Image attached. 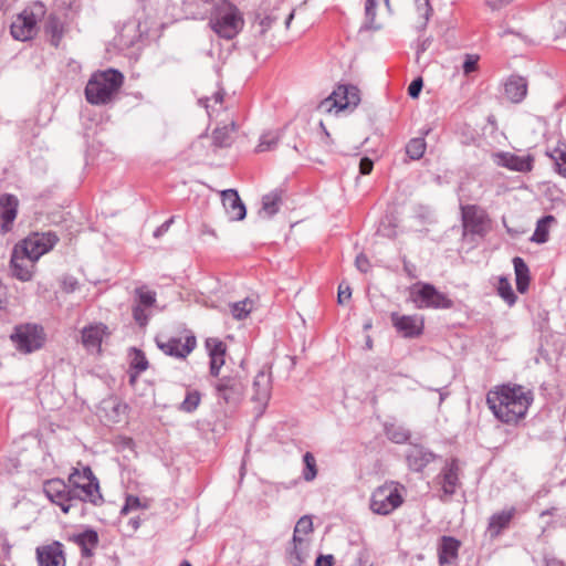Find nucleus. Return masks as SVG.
I'll return each mask as SVG.
<instances>
[{"label": "nucleus", "instance_id": "nucleus-25", "mask_svg": "<svg viewBox=\"0 0 566 566\" xmlns=\"http://www.w3.org/2000/svg\"><path fill=\"white\" fill-rule=\"evenodd\" d=\"M504 92L511 103L518 104L523 102L527 94V81L520 75H511L505 84Z\"/></svg>", "mask_w": 566, "mask_h": 566}, {"label": "nucleus", "instance_id": "nucleus-22", "mask_svg": "<svg viewBox=\"0 0 566 566\" xmlns=\"http://www.w3.org/2000/svg\"><path fill=\"white\" fill-rule=\"evenodd\" d=\"M515 515V509L503 510L492 514L489 518L486 535L490 538H496L504 530H506Z\"/></svg>", "mask_w": 566, "mask_h": 566}, {"label": "nucleus", "instance_id": "nucleus-45", "mask_svg": "<svg viewBox=\"0 0 566 566\" xmlns=\"http://www.w3.org/2000/svg\"><path fill=\"white\" fill-rule=\"evenodd\" d=\"M130 367L135 369L138 374L145 371L148 368V360L140 349H132Z\"/></svg>", "mask_w": 566, "mask_h": 566}, {"label": "nucleus", "instance_id": "nucleus-9", "mask_svg": "<svg viewBox=\"0 0 566 566\" xmlns=\"http://www.w3.org/2000/svg\"><path fill=\"white\" fill-rule=\"evenodd\" d=\"M43 492L54 504L59 505L63 513L67 514L77 503L73 499L70 486L61 479H51L43 483Z\"/></svg>", "mask_w": 566, "mask_h": 566}, {"label": "nucleus", "instance_id": "nucleus-7", "mask_svg": "<svg viewBox=\"0 0 566 566\" xmlns=\"http://www.w3.org/2000/svg\"><path fill=\"white\" fill-rule=\"evenodd\" d=\"M403 503L400 485L386 482L378 486L370 496V510L378 515H388Z\"/></svg>", "mask_w": 566, "mask_h": 566}, {"label": "nucleus", "instance_id": "nucleus-28", "mask_svg": "<svg viewBox=\"0 0 566 566\" xmlns=\"http://www.w3.org/2000/svg\"><path fill=\"white\" fill-rule=\"evenodd\" d=\"M281 205L282 191L275 189L262 197V207L259 210V216L269 219L280 210Z\"/></svg>", "mask_w": 566, "mask_h": 566}, {"label": "nucleus", "instance_id": "nucleus-44", "mask_svg": "<svg viewBox=\"0 0 566 566\" xmlns=\"http://www.w3.org/2000/svg\"><path fill=\"white\" fill-rule=\"evenodd\" d=\"M80 117L83 126L87 129L92 128L94 125H97L102 119V115L97 108H83Z\"/></svg>", "mask_w": 566, "mask_h": 566}, {"label": "nucleus", "instance_id": "nucleus-52", "mask_svg": "<svg viewBox=\"0 0 566 566\" xmlns=\"http://www.w3.org/2000/svg\"><path fill=\"white\" fill-rule=\"evenodd\" d=\"M49 31L52 33L53 38L56 39L55 45H57L59 41L62 38L63 29L60 24V21L56 18H51L49 24Z\"/></svg>", "mask_w": 566, "mask_h": 566}, {"label": "nucleus", "instance_id": "nucleus-64", "mask_svg": "<svg viewBox=\"0 0 566 566\" xmlns=\"http://www.w3.org/2000/svg\"><path fill=\"white\" fill-rule=\"evenodd\" d=\"M227 108H211L210 112H208V116L210 119L220 117L223 113H226Z\"/></svg>", "mask_w": 566, "mask_h": 566}, {"label": "nucleus", "instance_id": "nucleus-23", "mask_svg": "<svg viewBox=\"0 0 566 566\" xmlns=\"http://www.w3.org/2000/svg\"><path fill=\"white\" fill-rule=\"evenodd\" d=\"M461 542L452 536H442L438 544L440 565L453 564L458 558Z\"/></svg>", "mask_w": 566, "mask_h": 566}, {"label": "nucleus", "instance_id": "nucleus-39", "mask_svg": "<svg viewBox=\"0 0 566 566\" xmlns=\"http://www.w3.org/2000/svg\"><path fill=\"white\" fill-rule=\"evenodd\" d=\"M416 13L418 15V27L424 29L432 14L430 0H416Z\"/></svg>", "mask_w": 566, "mask_h": 566}, {"label": "nucleus", "instance_id": "nucleus-59", "mask_svg": "<svg viewBox=\"0 0 566 566\" xmlns=\"http://www.w3.org/2000/svg\"><path fill=\"white\" fill-rule=\"evenodd\" d=\"M112 410L114 412V416H112L109 420L113 422H118L119 416L124 413V411L126 410V406L120 402H114L112 405Z\"/></svg>", "mask_w": 566, "mask_h": 566}, {"label": "nucleus", "instance_id": "nucleus-34", "mask_svg": "<svg viewBox=\"0 0 566 566\" xmlns=\"http://www.w3.org/2000/svg\"><path fill=\"white\" fill-rule=\"evenodd\" d=\"M385 433L395 443H405L410 438V432L407 428L394 423L385 426Z\"/></svg>", "mask_w": 566, "mask_h": 566}, {"label": "nucleus", "instance_id": "nucleus-21", "mask_svg": "<svg viewBox=\"0 0 566 566\" xmlns=\"http://www.w3.org/2000/svg\"><path fill=\"white\" fill-rule=\"evenodd\" d=\"M282 9H284L285 11V27L286 29L290 28L291 22L294 18V9L290 8L284 1L275 0L271 13L265 14L263 18L260 19L259 24L261 27V35H263L272 27V24L280 19V14L277 12Z\"/></svg>", "mask_w": 566, "mask_h": 566}, {"label": "nucleus", "instance_id": "nucleus-31", "mask_svg": "<svg viewBox=\"0 0 566 566\" xmlns=\"http://www.w3.org/2000/svg\"><path fill=\"white\" fill-rule=\"evenodd\" d=\"M459 468L455 460L448 463L442 470V489L444 494L452 495L459 482Z\"/></svg>", "mask_w": 566, "mask_h": 566}, {"label": "nucleus", "instance_id": "nucleus-2", "mask_svg": "<svg viewBox=\"0 0 566 566\" xmlns=\"http://www.w3.org/2000/svg\"><path fill=\"white\" fill-rule=\"evenodd\" d=\"M124 78L123 73L113 67L94 72L85 86L86 101L93 105L112 103L118 95Z\"/></svg>", "mask_w": 566, "mask_h": 566}, {"label": "nucleus", "instance_id": "nucleus-53", "mask_svg": "<svg viewBox=\"0 0 566 566\" xmlns=\"http://www.w3.org/2000/svg\"><path fill=\"white\" fill-rule=\"evenodd\" d=\"M422 87H423V80L421 76H418L410 83V85L408 87L409 96L412 98H417L419 96Z\"/></svg>", "mask_w": 566, "mask_h": 566}, {"label": "nucleus", "instance_id": "nucleus-24", "mask_svg": "<svg viewBox=\"0 0 566 566\" xmlns=\"http://www.w3.org/2000/svg\"><path fill=\"white\" fill-rule=\"evenodd\" d=\"M206 347L210 356V373L217 377L224 365L226 344L218 338H208Z\"/></svg>", "mask_w": 566, "mask_h": 566}, {"label": "nucleus", "instance_id": "nucleus-61", "mask_svg": "<svg viewBox=\"0 0 566 566\" xmlns=\"http://www.w3.org/2000/svg\"><path fill=\"white\" fill-rule=\"evenodd\" d=\"M77 281L73 277H65L62 282V287L65 292L71 293L77 289Z\"/></svg>", "mask_w": 566, "mask_h": 566}, {"label": "nucleus", "instance_id": "nucleus-29", "mask_svg": "<svg viewBox=\"0 0 566 566\" xmlns=\"http://www.w3.org/2000/svg\"><path fill=\"white\" fill-rule=\"evenodd\" d=\"M73 541L81 547L83 557H91L98 545V534L94 530H86L74 535Z\"/></svg>", "mask_w": 566, "mask_h": 566}, {"label": "nucleus", "instance_id": "nucleus-14", "mask_svg": "<svg viewBox=\"0 0 566 566\" xmlns=\"http://www.w3.org/2000/svg\"><path fill=\"white\" fill-rule=\"evenodd\" d=\"M391 323L406 338H415L422 334L424 322L423 317L418 315H400L396 312L390 315Z\"/></svg>", "mask_w": 566, "mask_h": 566}, {"label": "nucleus", "instance_id": "nucleus-37", "mask_svg": "<svg viewBox=\"0 0 566 566\" xmlns=\"http://www.w3.org/2000/svg\"><path fill=\"white\" fill-rule=\"evenodd\" d=\"M555 221L553 216H545L538 220L532 240L537 243H544L548 239V226Z\"/></svg>", "mask_w": 566, "mask_h": 566}, {"label": "nucleus", "instance_id": "nucleus-17", "mask_svg": "<svg viewBox=\"0 0 566 566\" xmlns=\"http://www.w3.org/2000/svg\"><path fill=\"white\" fill-rule=\"evenodd\" d=\"M36 558L40 566H65L63 545L60 542L38 547Z\"/></svg>", "mask_w": 566, "mask_h": 566}, {"label": "nucleus", "instance_id": "nucleus-5", "mask_svg": "<svg viewBox=\"0 0 566 566\" xmlns=\"http://www.w3.org/2000/svg\"><path fill=\"white\" fill-rule=\"evenodd\" d=\"M409 300L419 310H448L453 306V302L444 293L438 291L432 284L423 282H418L410 287Z\"/></svg>", "mask_w": 566, "mask_h": 566}, {"label": "nucleus", "instance_id": "nucleus-40", "mask_svg": "<svg viewBox=\"0 0 566 566\" xmlns=\"http://www.w3.org/2000/svg\"><path fill=\"white\" fill-rule=\"evenodd\" d=\"M313 530L312 518L307 515L302 516L295 527L293 533V543L303 544V538L300 537V534H308Z\"/></svg>", "mask_w": 566, "mask_h": 566}, {"label": "nucleus", "instance_id": "nucleus-54", "mask_svg": "<svg viewBox=\"0 0 566 566\" xmlns=\"http://www.w3.org/2000/svg\"><path fill=\"white\" fill-rule=\"evenodd\" d=\"M276 140L274 137L265 134V135H262L261 139H260V143L256 147V150L259 153H263V151H266V150H270L272 148L273 145H275Z\"/></svg>", "mask_w": 566, "mask_h": 566}, {"label": "nucleus", "instance_id": "nucleus-16", "mask_svg": "<svg viewBox=\"0 0 566 566\" xmlns=\"http://www.w3.org/2000/svg\"><path fill=\"white\" fill-rule=\"evenodd\" d=\"M108 335V327L105 324L94 323L82 329V344L87 352L99 353L102 342Z\"/></svg>", "mask_w": 566, "mask_h": 566}, {"label": "nucleus", "instance_id": "nucleus-19", "mask_svg": "<svg viewBox=\"0 0 566 566\" xmlns=\"http://www.w3.org/2000/svg\"><path fill=\"white\" fill-rule=\"evenodd\" d=\"M222 205L230 220L239 221L244 219L247 209L241 201L238 191L234 189H227L221 192Z\"/></svg>", "mask_w": 566, "mask_h": 566}, {"label": "nucleus", "instance_id": "nucleus-56", "mask_svg": "<svg viewBox=\"0 0 566 566\" xmlns=\"http://www.w3.org/2000/svg\"><path fill=\"white\" fill-rule=\"evenodd\" d=\"M355 265L356 268L360 271V272H364L366 273L369 268H370V264H369V260L367 259V256L363 253L358 254L356 256V260H355Z\"/></svg>", "mask_w": 566, "mask_h": 566}, {"label": "nucleus", "instance_id": "nucleus-41", "mask_svg": "<svg viewBox=\"0 0 566 566\" xmlns=\"http://www.w3.org/2000/svg\"><path fill=\"white\" fill-rule=\"evenodd\" d=\"M497 293L509 305H513L516 301L511 282L504 276L499 279Z\"/></svg>", "mask_w": 566, "mask_h": 566}, {"label": "nucleus", "instance_id": "nucleus-15", "mask_svg": "<svg viewBox=\"0 0 566 566\" xmlns=\"http://www.w3.org/2000/svg\"><path fill=\"white\" fill-rule=\"evenodd\" d=\"M157 346L168 356L186 358L196 347L195 336H187L182 343L180 338H169L166 342L156 339Z\"/></svg>", "mask_w": 566, "mask_h": 566}, {"label": "nucleus", "instance_id": "nucleus-42", "mask_svg": "<svg viewBox=\"0 0 566 566\" xmlns=\"http://www.w3.org/2000/svg\"><path fill=\"white\" fill-rule=\"evenodd\" d=\"M135 294L137 297V305H140L143 307H151L156 303V293L153 291H149L145 286L137 287L135 290Z\"/></svg>", "mask_w": 566, "mask_h": 566}, {"label": "nucleus", "instance_id": "nucleus-10", "mask_svg": "<svg viewBox=\"0 0 566 566\" xmlns=\"http://www.w3.org/2000/svg\"><path fill=\"white\" fill-rule=\"evenodd\" d=\"M462 222L465 230L483 235L490 229L491 220L484 209L475 205L461 206Z\"/></svg>", "mask_w": 566, "mask_h": 566}, {"label": "nucleus", "instance_id": "nucleus-26", "mask_svg": "<svg viewBox=\"0 0 566 566\" xmlns=\"http://www.w3.org/2000/svg\"><path fill=\"white\" fill-rule=\"evenodd\" d=\"M18 211V199L13 195H2L0 197V218L2 219V230L7 232L10 224L14 221Z\"/></svg>", "mask_w": 566, "mask_h": 566}, {"label": "nucleus", "instance_id": "nucleus-36", "mask_svg": "<svg viewBox=\"0 0 566 566\" xmlns=\"http://www.w3.org/2000/svg\"><path fill=\"white\" fill-rule=\"evenodd\" d=\"M229 307L232 317L240 321L248 317V315L251 313V311L253 310V301H251L250 298H245L239 302L231 303Z\"/></svg>", "mask_w": 566, "mask_h": 566}, {"label": "nucleus", "instance_id": "nucleus-38", "mask_svg": "<svg viewBox=\"0 0 566 566\" xmlns=\"http://www.w3.org/2000/svg\"><path fill=\"white\" fill-rule=\"evenodd\" d=\"M548 155L554 160L558 174L566 177V144H558Z\"/></svg>", "mask_w": 566, "mask_h": 566}, {"label": "nucleus", "instance_id": "nucleus-49", "mask_svg": "<svg viewBox=\"0 0 566 566\" xmlns=\"http://www.w3.org/2000/svg\"><path fill=\"white\" fill-rule=\"evenodd\" d=\"M294 547L293 551L290 553V563L292 566H301L304 563V556L302 552V544L300 543H293Z\"/></svg>", "mask_w": 566, "mask_h": 566}, {"label": "nucleus", "instance_id": "nucleus-11", "mask_svg": "<svg viewBox=\"0 0 566 566\" xmlns=\"http://www.w3.org/2000/svg\"><path fill=\"white\" fill-rule=\"evenodd\" d=\"M360 102V90L356 85L338 84L319 106H358Z\"/></svg>", "mask_w": 566, "mask_h": 566}, {"label": "nucleus", "instance_id": "nucleus-57", "mask_svg": "<svg viewBox=\"0 0 566 566\" xmlns=\"http://www.w3.org/2000/svg\"><path fill=\"white\" fill-rule=\"evenodd\" d=\"M352 296V290L348 285L339 284L337 301L339 304H344Z\"/></svg>", "mask_w": 566, "mask_h": 566}, {"label": "nucleus", "instance_id": "nucleus-46", "mask_svg": "<svg viewBox=\"0 0 566 566\" xmlns=\"http://www.w3.org/2000/svg\"><path fill=\"white\" fill-rule=\"evenodd\" d=\"M200 400L201 397L197 390L188 391L180 405V409L186 412H192L198 408Z\"/></svg>", "mask_w": 566, "mask_h": 566}, {"label": "nucleus", "instance_id": "nucleus-48", "mask_svg": "<svg viewBox=\"0 0 566 566\" xmlns=\"http://www.w3.org/2000/svg\"><path fill=\"white\" fill-rule=\"evenodd\" d=\"M385 1L388 2L389 0H385ZM376 6H377V3L375 0H366L365 15H366L367 24L370 28L374 27V22H375V18H376Z\"/></svg>", "mask_w": 566, "mask_h": 566}, {"label": "nucleus", "instance_id": "nucleus-18", "mask_svg": "<svg viewBox=\"0 0 566 566\" xmlns=\"http://www.w3.org/2000/svg\"><path fill=\"white\" fill-rule=\"evenodd\" d=\"M35 262L13 248L10 261L12 275L22 282L31 281Z\"/></svg>", "mask_w": 566, "mask_h": 566}, {"label": "nucleus", "instance_id": "nucleus-55", "mask_svg": "<svg viewBox=\"0 0 566 566\" xmlns=\"http://www.w3.org/2000/svg\"><path fill=\"white\" fill-rule=\"evenodd\" d=\"M140 506V501L138 497L129 495L126 497V503L122 509V514H127L128 512L136 510Z\"/></svg>", "mask_w": 566, "mask_h": 566}, {"label": "nucleus", "instance_id": "nucleus-12", "mask_svg": "<svg viewBox=\"0 0 566 566\" xmlns=\"http://www.w3.org/2000/svg\"><path fill=\"white\" fill-rule=\"evenodd\" d=\"M244 384L239 376H226L218 380L214 389L219 399L228 405H237L243 397Z\"/></svg>", "mask_w": 566, "mask_h": 566}, {"label": "nucleus", "instance_id": "nucleus-1", "mask_svg": "<svg viewBox=\"0 0 566 566\" xmlns=\"http://www.w3.org/2000/svg\"><path fill=\"white\" fill-rule=\"evenodd\" d=\"M533 394L521 385H501L486 395V403L502 422L512 424L526 416Z\"/></svg>", "mask_w": 566, "mask_h": 566}, {"label": "nucleus", "instance_id": "nucleus-35", "mask_svg": "<svg viewBox=\"0 0 566 566\" xmlns=\"http://www.w3.org/2000/svg\"><path fill=\"white\" fill-rule=\"evenodd\" d=\"M234 128V122L230 120L223 126H217L212 132L213 142L220 147L228 146L231 140V132Z\"/></svg>", "mask_w": 566, "mask_h": 566}, {"label": "nucleus", "instance_id": "nucleus-27", "mask_svg": "<svg viewBox=\"0 0 566 566\" xmlns=\"http://www.w3.org/2000/svg\"><path fill=\"white\" fill-rule=\"evenodd\" d=\"M434 458L436 455L431 451L419 446H413L407 454L409 467L417 472L432 462Z\"/></svg>", "mask_w": 566, "mask_h": 566}, {"label": "nucleus", "instance_id": "nucleus-60", "mask_svg": "<svg viewBox=\"0 0 566 566\" xmlns=\"http://www.w3.org/2000/svg\"><path fill=\"white\" fill-rule=\"evenodd\" d=\"M514 0H488L486 4L491 8V10H500L509 4H511Z\"/></svg>", "mask_w": 566, "mask_h": 566}, {"label": "nucleus", "instance_id": "nucleus-20", "mask_svg": "<svg viewBox=\"0 0 566 566\" xmlns=\"http://www.w3.org/2000/svg\"><path fill=\"white\" fill-rule=\"evenodd\" d=\"M494 157L499 166L506 167L514 171L527 172L533 168V157L530 155L517 156L511 153H499Z\"/></svg>", "mask_w": 566, "mask_h": 566}, {"label": "nucleus", "instance_id": "nucleus-13", "mask_svg": "<svg viewBox=\"0 0 566 566\" xmlns=\"http://www.w3.org/2000/svg\"><path fill=\"white\" fill-rule=\"evenodd\" d=\"M36 15L33 10L24 9L11 23V35L19 41L31 40L36 33Z\"/></svg>", "mask_w": 566, "mask_h": 566}, {"label": "nucleus", "instance_id": "nucleus-63", "mask_svg": "<svg viewBox=\"0 0 566 566\" xmlns=\"http://www.w3.org/2000/svg\"><path fill=\"white\" fill-rule=\"evenodd\" d=\"M174 217H171L170 219H168L167 221H165L160 227H158L155 232H154V235L155 237H160L163 233L167 232L168 229L170 228V226L174 223Z\"/></svg>", "mask_w": 566, "mask_h": 566}, {"label": "nucleus", "instance_id": "nucleus-33", "mask_svg": "<svg viewBox=\"0 0 566 566\" xmlns=\"http://www.w3.org/2000/svg\"><path fill=\"white\" fill-rule=\"evenodd\" d=\"M516 276V289L520 293H525L530 284V270L524 260L520 256L513 259Z\"/></svg>", "mask_w": 566, "mask_h": 566}, {"label": "nucleus", "instance_id": "nucleus-8", "mask_svg": "<svg viewBox=\"0 0 566 566\" xmlns=\"http://www.w3.org/2000/svg\"><path fill=\"white\" fill-rule=\"evenodd\" d=\"M57 241L59 238L53 232L33 233L14 248L19 252L24 253V256L38 261L43 254L51 251Z\"/></svg>", "mask_w": 566, "mask_h": 566}, {"label": "nucleus", "instance_id": "nucleus-50", "mask_svg": "<svg viewBox=\"0 0 566 566\" xmlns=\"http://www.w3.org/2000/svg\"><path fill=\"white\" fill-rule=\"evenodd\" d=\"M146 307L135 304L133 306V317L136 323L140 326H145L148 323V315L146 313Z\"/></svg>", "mask_w": 566, "mask_h": 566}, {"label": "nucleus", "instance_id": "nucleus-4", "mask_svg": "<svg viewBox=\"0 0 566 566\" xmlns=\"http://www.w3.org/2000/svg\"><path fill=\"white\" fill-rule=\"evenodd\" d=\"M69 483L73 499L77 503L90 502L97 505L102 502L103 497L99 492L98 480L90 467H84L82 470L74 468L69 475Z\"/></svg>", "mask_w": 566, "mask_h": 566}, {"label": "nucleus", "instance_id": "nucleus-30", "mask_svg": "<svg viewBox=\"0 0 566 566\" xmlns=\"http://www.w3.org/2000/svg\"><path fill=\"white\" fill-rule=\"evenodd\" d=\"M270 376L265 371L260 370L253 380L254 395L252 399L265 403L270 398Z\"/></svg>", "mask_w": 566, "mask_h": 566}, {"label": "nucleus", "instance_id": "nucleus-6", "mask_svg": "<svg viewBox=\"0 0 566 566\" xmlns=\"http://www.w3.org/2000/svg\"><path fill=\"white\" fill-rule=\"evenodd\" d=\"M10 340L19 353L27 355L42 348L45 342V333L41 325L20 324L14 327Z\"/></svg>", "mask_w": 566, "mask_h": 566}, {"label": "nucleus", "instance_id": "nucleus-3", "mask_svg": "<svg viewBox=\"0 0 566 566\" xmlns=\"http://www.w3.org/2000/svg\"><path fill=\"white\" fill-rule=\"evenodd\" d=\"M209 25L219 38L232 40L242 31L244 19L237 6L222 0L213 6Z\"/></svg>", "mask_w": 566, "mask_h": 566}, {"label": "nucleus", "instance_id": "nucleus-62", "mask_svg": "<svg viewBox=\"0 0 566 566\" xmlns=\"http://www.w3.org/2000/svg\"><path fill=\"white\" fill-rule=\"evenodd\" d=\"M333 560L332 555H319L315 560V566H333Z\"/></svg>", "mask_w": 566, "mask_h": 566}, {"label": "nucleus", "instance_id": "nucleus-47", "mask_svg": "<svg viewBox=\"0 0 566 566\" xmlns=\"http://www.w3.org/2000/svg\"><path fill=\"white\" fill-rule=\"evenodd\" d=\"M479 54H464V60L462 63V71L465 76H469L471 73H474L479 70Z\"/></svg>", "mask_w": 566, "mask_h": 566}, {"label": "nucleus", "instance_id": "nucleus-32", "mask_svg": "<svg viewBox=\"0 0 566 566\" xmlns=\"http://www.w3.org/2000/svg\"><path fill=\"white\" fill-rule=\"evenodd\" d=\"M430 130V128H422L421 137L412 138L406 145V154L411 160H419L424 155L427 148L424 136L429 135Z\"/></svg>", "mask_w": 566, "mask_h": 566}, {"label": "nucleus", "instance_id": "nucleus-43", "mask_svg": "<svg viewBox=\"0 0 566 566\" xmlns=\"http://www.w3.org/2000/svg\"><path fill=\"white\" fill-rule=\"evenodd\" d=\"M303 462L305 464V468L303 470V478L305 481L311 482L317 475V467H316L315 457L311 452H306L303 455Z\"/></svg>", "mask_w": 566, "mask_h": 566}, {"label": "nucleus", "instance_id": "nucleus-58", "mask_svg": "<svg viewBox=\"0 0 566 566\" xmlns=\"http://www.w3.org/2000/svg\"><path fill=\"white\" fill-rule=\"evenodd\" d=\"M374 163L368 157H364L359 161V171L361 175H368L371 172Z\"/></svg>", "mask_w": 566, "mask_h": 566}, {"label": "nucleus", "instance_id": "nucleus-51", "mask_svg": "<svg viewBox=\"0 0 566 566\" xmlns=\"http://www.w3.org/2000/svg\"><path fill=\"white\" fill-rule=\"evenodd\" d=\"M224 98V91L222 88H218L211 95V97L203 96L199 98V103L203 104V106H208V103L212 102L213 104H222Z\"/></svg>", "mask_w": 566, "mask_h": 566}]
</instances>
